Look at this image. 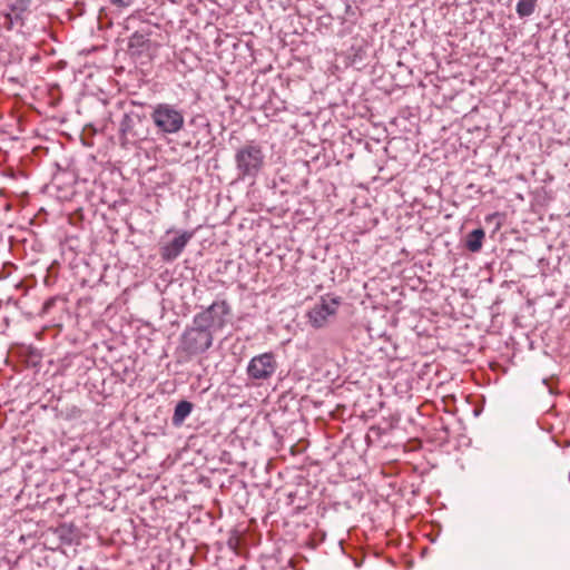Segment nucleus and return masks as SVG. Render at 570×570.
Here are the masks:
<instances>
[{
    "label": "nucleus",
    "mask_w": 570,
    "mask_h": 570,
    "mask_svg": "<svg viewBox=\"0 0 570 570\" xmlns=\"http://www.w3.org/2000/svg\"><path fill=\"white\" fill-rule=\"evenodd\" d=\"M234 164L239 180L252 179L254 181L266 165L264 147L256 140L246 141L235 150Z\"/></svg>",
    "instance_id": "obj_1"
},
{
    "label": "nucleus",
    "mask_w": 570,
    "mask_h": 570,
    "mask_svg": "<svg viewBox=\"0 0 570 570\" xmlns=\"http://www.w3.org/2000/svg\"><path fill=\"white\" fill-rule=\"evenodd\" d=\"M150 118L158 131L166 135L177 134L185 124L181 110L170 104L156 105Z\"/></svg>",
    "instance_id": "obj_2"
},
{
    "label": "nucleus",
    "mask_w": 570,
    "mask_h": 570,
    "mask_svg": "<svg viewBox=\"0 0 570 570\" xmlns=\"http://www.w3.org/2000/svg\"><path fill=\"white\" fill-rule=\"evenodd\" d=\"M214 336L209 330L200 325L187 327L179 341V350L188 356L205 353L213 345Z\"/></svg>",
    "instance_id": "obj_3"
},
{
    "label": "nucleus",
    "mask_w": 570,
    "mask_h": 570,
    "mask_svg": "<svg viewBox=\"0 0 570 570\" xmlns=\"http://www.w3.org/2000/svg\"><path fill=\"white\" fill-rule=\"evenodd\" d=\"M230 314V307L226 301L214 302L210 306L193 318L194 325H200L205 330L214 332L223 330L227 324V317Z\"/></svg>",
    "instance_id": "obj_4"
},
{
    "label": "nucleus",
    "mask_w": 570,
    "mask_h": 570,
    "mask_svg": "<svg viewBox=\"0 0 570 570\" xmlns=\"http://www.w3.org/2000/svg\"><path fill=\"white\" fill-rule=\"evenodd\" d=\"M341 304L338 297L326 295L321 297L320 303L315 304L308 312L307 318L314 328H322L327 325Z\"/></svg>",
    "instance_id": "obj_5"
},
{
    "label": "nucleus",
    "mask_w": 570,
    "mask_h": 570,
    "mask_svg": "<svg viewBox=\"0 0 570 570\" xmlns=\"http://www.w3.org/2000/svg\"><path fill=\"white\" fill-rule=\"evenodd\" d=\"M277 368L275 355L266 352L252 357L247 365V375L255 381H266L271 379Z\"/></svg>",
    "instance_id": "obj_6"
},
{
    "label": "nucleus",
    "mask_w": 570,
    "mask_h": 570,
    "mask_svg": "<svg viewBox=\"0 0 570 570\" xmlns=\"http://www.w3.org/2000/svg\"><path fill=\"white\" fill-rule=\"evenodd\" d=\"M191 237V232H181L170 242L164 243L159 249L161 259L168 263L174 262L183 253Z\"/></svg>",
    "instance_id": "obj_7"
},
{
    "label": "nucleus",
    "mask_w": 570,
    "mask_h": 570,
    "mask_svg": "<svg viewBox=\"0 0 570 570\" xmlns=\"http://www.w3.org/2000/svg\"><path fill=\"white\" fill-rule=\"evenodd\" d=\"M30 3L31 0H14L9 6V12L7 13V18L10 20L11 24H23L26 17L29 14Z\"/></svg>",
    "instance_id": "obj_8"
},
{
    "label": "nucleus",
    "mask_w": 570,
    "mask_h": 570,
    "mask_svg": "<svg viewBox=\"0 0 570 570\" xmlns=\"http://www.w3.org/2000/svg\"><path fill=\"white\" fill-rule=\"evenodd\" d=\"M193 410V404L188 401H180L177 403L174 415H173V423L175 425H180L186 417L190 414Z\"/></svg>",
    "instance_id": "obj_9"
},
{
    "label": "nucleus",
    "mask_w": 570,
    "mask_h": 570,
    "mask_svg": "<svg viewBox=\"0 0 570 570\" xmlns=\"http://www.w3.org/2000/svg\"><path fill=\"white\" fill-rule=\"evenodd\" d=\"M484 230L481 228L474 229L471 233H469L466 238V247L472 253H476L482 247V242L484 239Z\"/></svg>",
    "instance_id": "obj_10"
},
{
    "label": "nucleus",
    "mask_w": 570,
    "mask_h": 570,
    "mask_svg": "<svg viewBox=\"0 0 570 570\" xmlns=\"http://www.w3.org/2000/svg\"><path fill=\"white\" fill-rule=\"evenodd\" d=\"M538 0H519L515 6V12L519 18H527L534 13Z\"/></svg>",
    "instance_id": "obj_11"
},
{
    "label": "nucleus",
    "mask_w": 570,
    "mask_h": 570,
    "mask_svg": "<svg viewBox=\"0 0 570 570\" xmlns=\"http://www.w3.org/2000/svg\"><path fill=\"white\" fill-rule=\"evenodd\" d=\"M131 128H132V118L126 114V115H124V117L120 121L119 131L122 136H127L130 132Z\"/></svg>",
    "instance_id": "obj_12"
},
{
    "label": "nucleus",
    "mask_w": 570,
    "mask_h": 570,
    "mask_svg": "<svg viewBox=\"0 0 570 570\" xmlns=\"http://www.w3.org/2000/svg\"><path fill=\"white\" fill-rule=\"evenodd\" d=\"M112 4L118 7H129L134 0H109Z\"/></svg>",
    "instance_id": "obj_13"
}]
</instances>
